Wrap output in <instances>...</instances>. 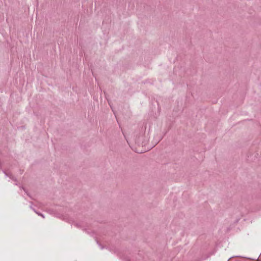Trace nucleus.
I'll return each instance as SVG.
<instances>
[{
    "mask_svg": "<svg viewBox=\"0 0 261 261\" xmlns=\"http://www.w3.org/2000/svg\"><path fill=\"white\" fill-rule=\"evenodd\" d=\"M136 152H137L138 153H142L143 152H145L146 151V149H142V150H138V149H137L136 150Z\"/></svg>",
    "mask_w": 261,
    "mask_h": 261,
    "instance_id": "obj_1",
    "label": "nucleus"
}]
</instances>
